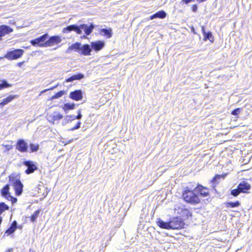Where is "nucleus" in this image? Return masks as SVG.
Segmentation results:
<instances>
[{
	"label": "nucleus",
	"mask_w": 252,
	"mask_h": 252,
	"mask_svg": "<svg viewBox=\"0 0 252 252\" xmlns=\"http://www.w3.org/2000/svg\"><path fill=\"white\" fill-rule=\"evenodd\" d=\"M94 27L93 24L90 25L89 26L86 24H81L80 26L71 25L64 28L63 29V32L64 33H68L71 31H75L78 34H81L82 32V30H83L86 34L88 35L91 33Z\"/></svg>",
	"instance_id": "1"
},
{
	"label": "nucleus",
	"mask_w": 252,
	"mask_h": 252,
	"mask_svg": "<svg viewBox=\"0 0 252 252\" xmlns=\"http://www.w3.org/2000/svg\"><path fill=\"white\" fill-rule=\"evenodd\" d=\"M182 196L187 202L196 204L200 202L198 195L191 190L186 189L183 193Z\"/></svg>",
	"instance_id": "2"
},
{
	"label": "nucleus",
	"mask_w": 252,
	"mask_h": 252,
	"mask_svg": "<svg viewBox=\"0 0 252 252\" xmlns=\"http://www.w3.org/2000/svg\"><path fill=\"white\" fill-rule=\"evenodd\" d=\"M10 184L14 187L16 195H20L23 192V185L21 181L13 175L9 176Z\"/></svg>",
	"instance_id": "3"
},
{
	"label": "nucleus",
	"mask_w": 252,
	"mask_h": 252,
	"mask_svg": "<svg viewBox=\"0 0 252 252\" xmlns=\"http://www.w3.org/2000/svg\"><path fill=\"white\" fill-rule=\"evenodd\" d=\"M24 52V50L21 49H15L8 52L4 56V57L9 60H16L20 58L23 55Z\"/></svg>",
	"instance_id": "4"
},
{
	"label": "nucleus",
	"mask_w": 252,
	"mask_h": 252,
	"mask_svg": "<svg viewBox=\"0 0 252 252\" xmlns=\"http://www.w3.org/2000/svg\"><path fill=\"white\" fill-rule=\"evenodd\" d=\"M10 187L9 185H6L1 189V195L9 201H11L12 204L16 202V198L12 196L9 192Z\"/></svg>",
	"instance_id": "5"
},
{
	"label": "nucleus",
	"mask_w": 252,
	"mask_h": 252,
	"mask_svg": "<svg viewBox=\"0 0 252 252\" xmlns=\"http://www.w3.org/2000/svg\"><path fill=\"white\" fill-rule=\"evenodd\" d=\"M185 223L182 219L179 217L173 218L169 221L170 229H178L183 227Z\"/></svg>",
	"instance_id": "6"
},
{
	"label": "nucleus",
	"mask_w": 252,
	"mask_h": 252,
	"mask_svg": "<svg viewBox=\"0 0 252 252\" xmlns=\"http://www.w3.org/2000/svg\"><path fill=\"white\" fill-rule=\"evenodd\" d=\"M63 115L58 112H53L47 114V118L48 121L53 124H58L59 121L63 119Z\"/></svg>",
	"instance_id": "7"
},
{
	"label": "nucleus",
	"mask_w": 252,
	"mask_h": 252,
	"mask_svg": "<svg viewBox=\"0 0 252 252\" xmlns=\"http://www.w3.org/2000/svg\"><path fill=\"white\" fill-rule=\"evenodd\" d=\"M48 37V34L45 33L35 39L31 40L30 42L32 46L45 47V42Z\"/></svg>",
	"instance_id": "8"
},
{
	"label": "nucleus",
	"mask_w": 252,
	"mask_h": 252,
	"mask_svg": "<svg viewBox=\"0 0 252 252\" xmlns=\"http://www.w3.org/2000/svg\"><path fill=\"white\" fill-rule=\"evenodd\" d=\"M23 164L27 167V169L25 171L27 174H30L33 173L37 169V167L35 163L31 160L24 161Z\"/></svg>",
	"instance_id": "9"
},
{
	"label": "nucleus",
	"mask_w": 252,
	"mask_h": 252,
	"mask_svg": "<svg viewBox=\"0 0 252 252\" xmlns=\"http://www.w3.org/2000/svg\"><path fill=\"white\" fill-rule=\"evenodd\" d=\"M16 149L22 153L28 152V143L23 139H19L15 145Z\"/></svg>",
	"instance_id": "10"
},
{
	"label": "nucleus",
	"mask_w": 252,
	"mask_h": 252,
	"mask_svg": "<svg viewBox=\"0 0 252 252\" xmlns=\"http://www.w3.org/2000/svg\"><path fill=\"white\" fill-rule=\"evenodd\" d=\"M62 39L59 36H52L45 42V47L51 46L55 44H57L60 43Z\"/></svg>",
	"instance_id": "11"
},
{
	"label": "nucleus",
	"mask_w": 252,
	"mask_h": 252,
	"mask_svg": "<svg viewBox=\"0 0 252 252\" xmlns=\"http://www.w3.org/2000/svg\"><path fill=\"white\" fill-rule=\"evenodd\" d=\"M69 97L76 101L81 100L83 98L82 91L78 90L70 92L69 94Z\"/></svg>",
	"instance_id": "12"
},
{
	"label": "nucleus",
	"mask_w": 252,
	"mask_h": 252,
	"mask_svg": "<svg viewBox=\"0 0 252 252\" xmlns=\"http://www.w3.org/2000/svg\"><path fill=\"white\" fill-rule=\"evenodd\" d=\"M251 188V186L246 181H243L238 185V189L241 192L247 193Z\"/></svg>",
	"instance_id": "13"
},
{
	"label": "nucleus",
	"mask_w": 252,
	"mask_h": 252,
	"mask_svg": "<svg viewBox=\"0 0 252 252\" xmlns=\"http://www.w3.org/2000/svg\"><path fill=\"white\" fill-rule=\"evenodd\" d=\"M13 32V29L10 27L6 25H1L0 26V40L1 37L7 34Z\"/></svg>",
	"instance_id": "14"
},
{
	"label": "nucleus",
	"mask_w": 252,
	"mask_h": 252,
	"mask_svg": "<svg viewBox=\"0 0 252 252\" xmlns=\"http://www.w3.org/2000/svg\"><path fill=\"white\" fill-rule=\"evenodd\" d=\"M105 45V42L103 41L98 40L91 43V47L93 49L96 51L101 50Z\"/></svg>",
	"instance_id": "15"
},
{
	"label": "nucleus",
	"mask_w": 252,
	"mask_h": 252,
	"mask_svg": "<svg viewBox=\"0 0 252 252\" xmlns=\"http://www.w3.org/2000/svg\"><path fill=\"white\" fill-rule=\"evenodd\" d=\"M81 43L80 42H76L70 45L67 49L66 53L69 54L73 50L76 52H80Z\"/></svg>",
	"instance_id": "16"
},
{
	"label": "nucleus",
	"mask_w": 252,
	"mask_h": 252,
	"mask_svg": "<svg viewBox=\"0 0 252 252\" xmlns=\"http://www.w3.org/2000/svg\"><path fill=\"white\" fill-rule=\"evenodd\" d=\"M92 48L89 44H84L81 46L80 51L81 53L85 56H88L91 54Z\"/></svg>",
	"instance_id": "17"
},
{
	"label": "nucleus",
	"mask_w": 252,
	"mask_h": 252,
	"mask_svg": "<svg viewBox=\"0 0 252 252\" xmlns=\"http://www.w3.org/2000/svg\"><path fill=\"white\" fill-rule=\"evenodd\" d=\"M166 16V12L163 10H160L159 11L154 14L151 15L150 17V19L151 20H153L155 18H160V19H163L165 18Z\"/></svg>",
	"instance_id": "18"
},
{
	"label": "nucleus",
	"mask_w": 252,
	"mask_h": 252,
	"mask_svg": "<svg viewBox=\"0 0 252 252\" xmlns=\"http://www.w3.org/2000/svg\"><path fill=\"white\" fill-rule=\"evenodd\" d=\"M17 228V222L16 220H14L12 224H11L9 228H8L5 231V234H7V235H10L13 233L16 228Z\"/></svg>",
	"instance_id": "19"
},
{
	"label": "nucleus",
	"mask_w": 252,
	"mask_h": 252,
	"mask_svg": "<svg viewBox=\"0 0 252 252\" xmlns=\"http://www.w3.org/2000/svg\"><path fill=\"white\" fill-rule=\"evenodd\" d=\"M100 33L102 35L105 36L107 38H109L112 35V30L111 28L102 29L100 30Z\"/></svg>",
	"instance_id": "20"
},
{
	"label": "nucleus",
	"mask_w": 252,
	"mask_h": 252,
	"mask_svg": "<svg viewBox=\"0 0 252 252\" xmlns=\"http://www.w3.org/2000/svg\"><path fill=\"white\" fill-rule=\"evenodd\" d=\"M84 74H83L82 73H79V74L74 75L70 77L69 78L66 79L65 81L66 82H72L76 80H81L83 78H84Z\"/></svg>",
	"instance_id": "21"
},
{
	"label": "nucleus",
	"mask_w": 252,
	"mask_h": 252,
	"mask_svg": "<svg viewBox=\"0 0 252 252\" xmlns=\"http://www.w3.org/2000/svg\"><path fill=\"white\" fill-rule=\"evenodd\" d=\"M17 97L18 96L17 95H10L7 97L2 99V101L0 103V105L1 106H4Z\"/></svg>",
	"instance_id": "22"
},
{
	"label": "nucleus",
	"mask_w": 252,
	"mask_h": 252,
	"mask_svg": "<svg viewBox=\"0 0 252 252\" xmlns=\"http://www.w3.org/2000/svg\"><path fill=\"white\" fill-rule=\"evenodd\" d=\"M178 213L180 214L182 216L186 217L187 218H189V217L191 216V213L189 210L186 208H179Z\"/></svg>",
	"instance_id": "23"
},
{
	"label": "nucleus",
	"mask_w": 252,
	"mask_h": 252,
	"mask_svg": "<svg viewBox=\"0 0 252 252\" xmlns=\"http://www.w3.org/2000/svg\"><path fill=\"white\" fill-rule=\"evenodd\" d=\"M158 225L161 228L170 229L169 222H165L160 219L157 221Z\"/></svg>",
	"instance_id": "24"
},
{
	"label": "nucleus",
	"mask_w": 252,
	"mask_h": 252,
	"mask_svg": "<svg viewBox=\"0 0 252 252\" xmlns=\"http://www.w3.org/2000/svg\"><path fill=\"white\" fill-rule=\"evenodd\" d=\"M197 190L199 191L200 194L204 197L207 196L209 195L208 190L201 186H198L197 187Z\"/></svg>",
	"instance_id": "25"
},
{
	"label": "nucleus",
	"mask_w": 252,
	"mask_h": 252,
	"mask_svg": "<svg viewBox=\"0 0 252 252\" xmlns=\"http://www.w3.org/2000/svg\"><path fill=\"white\" fill-rule=\"evenodd\" d=\"M74 115H67L63 120L62 124L64 126L67 124L71 122L73 120H74Z\"/></svg>",
	"instance_id": "26"
},
{
	"label": "nucleus",
	"mask_w": 252,
	"mask_h": 252,
	"mask_svg": "<svg viewBox=\"0 0 252 252\" xmlns=\"http://www.w3.org/2000/svg\"><path fill=\"white\" fill-rule=\"evenodd\" d=\"M75 107V104L70 103H65L63 105V109L64 110V111L67 113V111L70 110H73L74 109Z\"/></svg>",
	"instance_id": "27"
},
{
	"label": "nucleus",
	"mask_w": 252,
	"mask_h": 252,
	"mask_svg": "<svg viewBox=\"0 0 252 252\" xmlns=\"http://www.w3.org/2000/svg\"><path fill=\"white\" fill-rule=\"evenodd\" d=\"M225 205L226 207L234 208L239 207L240 205V203L239 201H237L235 202H226Z\"/></svg>",
	"instance_id": "28"
},
{
	"label": "nucleus",
	"mask_w": 252,
	"mask_h": 252,
	"mask_svg": "<svg viewBox=\"0 0 252 252\" xmlns=\"http://www.w3.org/2000/svg\"><path fill=\"white\" fill-rule=\"evenodd\" d=\"M209 40L210 42H213L214 37L212 33L211 32H208L205 34L204 35V40L206 41Z\"/></svg>",
	"instance_id": "29"
},
{
	"label": "nucleus",
	"mask_w": 252,
	"mask_h": 252,
	"mask_svg": "<svg viewBox=\"0 0 252 252\" xmlns=\"http://www.w3.org/2000/svg\"><path fill=\"white\" fill-rule=\"evenodd\" d=\"M11 86V85L9 84L6 80L0 81V90Z\"/></svg>",
	"instance_id": "30"
},
{
	"label": "nucleus",
	"mask_w": 252,
	"mask_h": 252,
	"mask_svg": "<svg viewBox=\"0 0 252 252\" xmlns=\"http://www.w3.org/2000/svg\"><path fill=\"white\" fill-rule=\"evenodd\" d=\"M30 152H37L39 148V146L38 144H34L32 143H31L30 144Z\"/></svg>",
	"instance_id": "31"
},
{
	"label": "nucleus",
	"mask_w": 252,
	"mask_h": 252,
	"mask_svg": "<svg viewBox=\"0 0 252 252\" xmlns=\"http://www.w3.org/2000/svg\"><path fill=\"white\" fill-rule=\"evenodd\" d=\"M40 212V210H37V211L34 212V213L31 217V220L32 222H34V221H36L38 216H39Z\"/></svg>",
	"instance_id": "32"
},
{
	"label": "nucleus",
	"mask_w": 252,
	"mask_h": 252,
	"mask_svg": "<svg viewBox=\"0 0 252 252\" xmlns=\"http://www.w3.org/2000/svg\"><path fill=\"white\" fill-rule=\"evenodd\" d=\"M9 209V206L4 202L0 203V215L3 212Z\"/></svg>",
	"instance_id": "33"
},
{
	"label": "nucleus",
	"mask_w": 252,
	"mask_h": 252,
	"mask_svg": "<svg viewBox=\"0 0 252 252\" xmlns=\"http://www.w3.org/2000/svg\"><path fill=\"white\" fill-rule=\"evenodd\" d=\"M65 93V92L63 91H61L60 92H58L55 94H54L53 96H52L51 99H55L58 98H59L61 96H62Z\"/></svg>",
	"instance_id": "34"
},
{
	"label": "nucleus",
	"mask_w": 252,
	"mask_h": 252,
	"mask_svg": "<svg viewBox=\"0 0 252 252\" xmlns=\"http://www.w3.org/2000/svg\"><path fill=\"white\" fill-rule=\"evenodd\" d=\"M241 192L239 189L231 190V194L235 197L237 196Z\"/></svg>",
	"instance_id": "35"
},
{
	"label": "nucleus",
	"mask_w": 252,
	"mask_h": 252,
	"mask_svg": "<svg viewBox=\"0 0 252 252\" xmlns=\"http://www.w3.org/2000/svg\"><path fill=\"white\" fill-rule=\"evenodd\" d=\"M80 125H81V122H78L76 125V126L74 127H72L71 128H70L69 130H71V131H73V130H74L75 129H78L80 127Z\"/></svg>",
	"instance_id": "36"
},
{
	"label": "nucleus",
	"mask_w": 252,
	"mask_h": 252,
	"mask_svg": "<svg viewBox=\"0 0 252 252\" xmlns=\"http://www.w3.org/2000/svg\"><path fill=\"white\" fill-rule=\"evenodd\" d=\"M240 108H236L232 111L231 114L234 116H237L240 113Z\"/></svg>",
	"instance_id": "37"
},
{
	"label": "nucleus",
	"mask_w": 252,
	"mask_h": 252,
	"mask_svg": "<svg viewBox=\"0 0 252 252\" xmlns=\"http://www.w3.org/2000/svg\"><path fill=\"white\" fill-rule=\"evenodd\" d=\"M2 146H3L5 148V149L4 151V152L9 151V150L12 149V147H13V146L12 145H2Z\"/></svg>",
	"instance_id": "38"
},
{
	"label": "nucleus",
	"mask_w": 252,
	"mask_h": 252,
	"mask_svg": "<svg viewBox=\"0 0 252 252\" xmlns=\"http://www.w3.org/2000/svg\"><path fill=\"white\" fill-rule=\"evenodd\" d=\"M221 176L219 175H216L212 179V182L213 183H216L218 181V180L220 179L221 178Z\"/></svg>",
	"instance_id": "39"
},
{
	"label": "nucleus",
	"mask_w": 252,
	"mask_h": 252,
	"mask_svg": "<svg viewBox=\"0 0 252 252\" xmlns=\"http://www.w3.org/2000/svg\"><path fill=\"white\" fill-rule=\"evenodd\" d=\"M74 117H75L74 118V120L75 119H78V120H80L82 118V115L81 113V110H79L78 111V115L77 116H74Z\"/></svg>",
	"instance_id": "40"
},
{
	"label": "nucleus",
	"mask_w": 252,
	"mask_h": 252,
	"mask_svg": "<svg viewBox=\"0 0 252 252\" xmlns=\"http://www.w3.org/2000/svg\"><path fill=\"white\" fill-rule=\"evenodd\" d=\"M197 9V6L195 4L193 5L192 7V10L193 12H196Z\"/></svg>",
	"instance_id": "41"
},
{
	"label": "nucleus",
	"mask_w": 252,
	"mask_h": 252,
	"mask_svg": "<svg viewBox=\"0 0 252 252\" xmlns=\"http://www.w3.org/2000/svg\"><path fill=\"white\" fill-rule=\"evenodd\" d=\"M201 30H202V32L203 33V35L206 33L207 32L205 31V28L204 26H202L201 27Z\"/></svg>",
	"instance_id": "42"
},
{
	"label": "nucleus",
	"mask_w": 252,
	"mask_h": 252,
	"mask_svg": "<svg viewBox=\"0 0 252 252\" xmlns=\"http://www.w3.org/2000/svg\"><path fill=\"white\" fill-rule=\"evenodd\" d=\"M24 63V62H20V63H17V65H18L19 67H20V66H21V65L23 64V63Z\"/></svg>",
	"instance_id": "43"
},
{
	"label": "nucleus",
	"mask_w": 252,
	"mask_h": 252,
	"mask_svg": "<svg viewBox=\"0 0 252 252\" xmlns=\"http://www.w3.org/2000/svg\"><path fill=\"white\" fill-rule=\"evenodd\" d=\"M55 87H52V88H51V89H48V90H45L43 91L42 92V93H43V92H45L47 90H53V89H54V88H55Z\"/></svg>",
	"instance_id": "44"
},
{
	"label": "nucleus",
	"mask_w": 252,
	"mask_h": 252,
	"mask_svg": "<svg viewBox=\"0 0 252 252\" xmlns=\"http://www.w3.org/2000/svg\"><path fill=\"white\" fill-rule=\"evenodd\" d=\"M2 222V217H0V224H1Z\"/></svg>",
	"instance_id": "45"
},
{
	"label": "nucleus",
	"mask_w": 252,
	"mask_h": 252,
	"mask_svg": "<svg viewBox=\"0 0 252 252\" xmlns=\"http://www.w3.org/2000/svg\"><path fill=\"white\" fill-rule=\"evenodd\" d=\"M11 250L9 249V250H8L6 252H11Z\"/></svg>",
	"instance_id": "46"
}]
</instances>
